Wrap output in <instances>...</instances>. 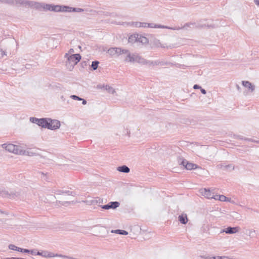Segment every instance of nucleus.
Here are the masks:
<instances>
[{
	"label": "nucleus",
	"mask_w": 259,
	"mask_h": 259,
	"mask_svg": "<svg viewBox=\"0 0 259 259\" xmlns=\"http://www.w3.org/2000/svg\"><path fill=\"white\" fill-rule=\"evenodd\" d=\"M25 7L35 8L36 10L54 12H66L67 6L49 4L34 1L25 0Z\"/></svg>",
	"instance_id": "1"
},
{
	"label": "nucleus",
	"mask_w": 259,
	"mask_h": 259,
	"mask_svg": "<svg viewBox=\"0 0 259 259\" xmlns=\"http://www.w3.org/2000/svg\"><path fill=\"white\" fill-rule=\"evenodd\" d=\"M131 25L136 27H149V28H164L168 29L170 30H175L176 28H171L169 26L162 25L161 24H154L153 23H145V22H132Z\"/></svg>",
	"instance_id": "2"
},
{
	"label": "nucleus",
	"mask_w": 259,
	"mask_h": 259,
	"mask_svg": "<svg viewBox=\"0 0 259 259\" xmlns=\"http://www.w3.org/2000/svg\"><path fill=\"white\" fill-rule=\"evenodd\" d=\"M178 162L180 165L183 166L187 170H193L197 168H201L198 165L190 162L185 159L184 157H179L178 159Z\"/></svg>",
	"instance_id": "3"
},
{
	"label": "nucleus",
	"mask_w": 259,
	"mask_h": 259,
	"mask_svg": "<svg viewBox=\"0 0 259 259\" xmlns=\"http://www.w3.org/2000/svg\"><path fill=\"white\" fill-rule=\"evenodd\" d=\"M29 120L31 122L35 123L42 128H47V127H50L48 121H49V118H37L35 117H31L29 118Z\"/></svg>",
	"instance_id": "4"
},
{
	"label": "nucleus",
	"mask_w": 259,
	"mask_h": 259,
	"mask_svg": "<svg viewBox=\"0 0 259 259\" xmlns=\"http://www.w3.org/2000/svg\"><path fill=\"white\" fill-rule=\"evenodd\" d=\"M19 193L16 191L9 192L4 188H0V196L4 198L15 199L19 196Z\"/></svg>",
	"instance_id": "5"
},
{
	"label": "nucleus",
	"mask_w": 259,
	"mask_h": 259,
	"mask_svg": "<svg viewBox=\"0 0 259 259\" xmlns=\"http://www.w3.org/2000/svg\"><path fill=\"white\" fill-rule=\"evenodd\" d=\"M207 19H201L197 22H195V28H204L207 27L208 28H215L219 27V25L214 24H206L204 22L206 21Z\"/></svg>",
	"instance_id": "6"
},
{
	"label": "nucleus",
	"mask_w": 259,
	"mask_h": 259,
	"mask_svg": "<svg viewBox=\"0 0 259 259\" xmlns=\"http://www.w3.org/2000/svg\"><path fill=\"white\" fill-rule=\"evenodd\" d=\"M64 57L67 58V60L70 61L73 65H76L81 59L80 54L78 53L70 55L68 53H66Z\"/></svg>",
	"instance_id": "7"
},
{
	"label": "nucleus",
	"mask_w": 259,
	"mask_h": 259,
	"mask_svg": "<svg viewBox=\"0 0 259 259\" xmlns=\"http://www.w3.org/2000/svg\"><path fill=\"white\" fill-rule=\"evenodd\" d=\"M0 3L9 5L23 6L25 7V0H0Z\"/></svg>",
	"instance_id": "8"
},
{
	"label": "nucleus",
	"mask_w": 259,
	"mask_h": 259,
	"mask_svg": "<svg viewBox=\"0 0 259 259\" xmlns=\"http://www.w3.org/2000/svg\"><path fill=\"white\" fill-rule=\"evenodd\" d=\"M50 127H47V128L51 130H56L60 128V122L57 119H52L49 118L48 121Z\"/></svg>",
	"instance_id": "9"
},
{
	"label": "nucleus",
	"mask_w": 259,
	"mask_h": 259,
	"mask_svg": "<svg viewBox=\"0 0 259 259\" xmlns=\"http://www.w3.org/2000/svg\"><path fill=\"white\" fill-rule=\"evenodd\" d=\"M120 203L118 201H111L105 205H99L101 208L105 210H108L110 209H115L118 207Z\"/></svg>",
	"instance_id": "10"
},
{
	"label": "nucleus",
	"mask_w": 259,
	"mask_h": 259,
	"mask_svg": "<svg viewBox=\"0 0 259 259\" xmlns=\"http://www.w3.org/2000/svg\"><path fill=\"white\" fill-rule=\"evenodd\" d=\"M240 230L239 227H228L227 228L223 229L221 232H225L228 234H232L238 232Z\"/></svg>",
	"instance_id": "11"
},
{
	"label": "nucleus",
	"mask_w": 259,
	"mask_h": 259,
	"mask_svg": "<svg viewBox=\"0 0 259 259\" xmlns=\"http://www.w3.org/2000/svg\"><path fill=\"white\" fill-rule=\"evenodd\" d=\"M37 253L38 254V255H40L44 257H55V256H61V254H55L53 253H52L51 252H49L46 250H44L41 252L38 251L37 252Z\"/></svg>",
	"instance_id": "12"
},
{
	"label": "nucleus",
	"mask_w": 259,
	"mask_h": 259,
	"mask_svg": "<svg viewBox=\"0 0 259 259\" xmlns=\"http://www.w3.org/2000/svg\"><path fill=\"white\" fill-rule=\"evenodd\" d=\"M85 203L88 205H96L103 204L104 203L103 199L99 197L94 198V199L90 200H86Z\"/></svg>",
	"instance_id": "13"
},
{
	"label": "nucleus",
	"mask_w": 259,
	"mask_h": 259,
	"mask_svg": "<svg viewBox=\"0 0 259 259\" xmlns=\"http://www.w3.org/2000/svg\"><path fill=\"white\" fill-rule=\"evenodd\" d=\"M242 84L244 87L247 88L248 90L250 91L251 92H253L255 90L254 85H253L249 81H242Z\"/></svg>",
	"instance_id": "14"
},
{
	"label": "nucleus",
	"mask_w": 259,
	"mask_h": 259,
	"mask_svg": "<svg viewBox=\"0 0 259 259\" xmlns=\"http://www.w3.org/2000/svg\"><path fill=\"white\" fill-rule=\"evenodd\" d=\"M135 62H137L139 64L147 65L148 64V60L145 59L144 58L141 57L139 55L136 54L135 57Z\"/></svg>",
	"instance_id": "15"
},
{
	"label": "nucleus",
	"mask_w": 259,
	"mask_h": 259,
	"mask_svg": "<svg viewBox=\"0 0 259 259\" xmlns=\"http://www.w3.org/2000/svg\"><path fill=\"white\" fill-rule=\"evenodd\" d=\"M126 54L127 55L125 57V61L134 63L136 54H131L129 51Z\"/></svg>",
	"instance_id": "16"
},
{
	"label": "nucleus",
	"mask_w": 259,
	"mask_h": 259,
	"mask_svg": "<svg viewBox=\"0 0 259 259\" xmlns=\"http://www.w3.org/2000/svg\"><path fill=\"white\" fill-rule=\"evenodd\" d=\"M201 194L202 195L205 196L207 198H211L213 197L211 192H210L209 189L208 188H204L202 190Z\"/></svg>",
	"instance_id": "17"
},
{
	"label": "nucleus",
	"mask_w": 259,
	"mask_h": 259,
	"mask_svg": "<svg viewBox=\"0 0 259 259\" xmlns=\"http://www.w3.org/2000/svg\"><path fill=\"white\" fill-rule=\"evenodd\" d=\"M84 11L83 9L79 8H74L67 6L66 12H81Z\"/></svg>",
	"instance_id": "18"
},
{
	"label": "nucleus",
	"mask_w": 259,
	"mask_h": 259,
	"mask_svg": "<svg viewBox=\"0 0 259 259\" xmlns=\"http://www.w3.org/2000/svg\"><path fill=\"white\" fill-rule=\"evenodd\" d=\"M179 221L182 224L185 225L188 222V218L186 214H181L178 217Z\"/></svg>",
	"instance_id": "19"
},
{
	"label": "nucleus",
	"mask_w": 259,
	"mask_h": 259,
	"mask_svg": "<svg viewBox=\"0 0 259 259\" xmlns=\"http://www.w3.org/2000/svg\"><path fill=\"white\" fill-rule=\"evenodd\" d=\"M117 170L119 172L128 173L130 171V168L125 165H122L117 167Z\"/></svg>",
	"instance_id": "20"
},
{
	"label": "nucleus",
	"mask_w": 259,
	"mask_h": 259,
	"mask_svg": "<svg viewBox=\"0 0 259 259\" xmlns=\"http://www.w3.org/2000/svg\"><path fill=\"white\" fill-rule=\"evenodd\" d=\"M170 27L172 28L171 27ZM188 27L193 28H195V23H187L183 26H182L181 27H175L174 28H177L176 30H180L181 29H187Z\"/></svg>",
	"instance_id": "21"
},
{
	"label": "nucleus",
	"mask_w": 259,
	"mask_h": 259,
	"mask_svg": "<svg viewBox=\"0 0 259 259\" xmlns=\"http://www.w3.org/2000/svg\"><path fill=\"white\" fill-rule=\"evenodd\" d=\"M15 148L13 153L17 154H20L22 155V154H25V150H23L21 146L18 145H16Z\"/></svg>",
	"instance_id": "22"
},
{
	"label": "nucleus",
	"mask_w": 259,
	"mask_h": 259,
	"mask_svg": "<svg viewBox=\"0 0 259 259\" xmlns=\"http://www.w3.org/2000/svg\"><path fill=\"white\" fill-rule=\"evenodd\" d=\"M115 50L116 51V52H115V55H117V56H119L121 54L127 53L128 52V50L122 49L120 48L116 47H115Z\"/></svg>",
	"instance_id": "23"
},
{
	"label": "nucleus",
	"mask_w": 259,
	"mask_h": 259,
	"mask_svg": "<svg viewBox=\"0 0 259 259\" xmlns=\"http://www.w3.org/2000/svg\"><path fill=\"white\" fill-rule=\"evenodd\" d=\"M111 232L112 233H115L117 234L122 235H127L128 234L127 231L124 230H120V229L112 230L111 231Z\"/></svg>",
	"instance_id": "24"
},
{
	"label": "nucleus",
	"mask_w": 259,
	"mask_h": 259,
	"mask_svg": "<svg viewBox=\"0 0 259 259\" xmlns=\"http://www.w3.org/2000/svg\"><path fill=\"white\" fill-rule=\"evenodd\" d=\"M137 38H138V34H134L128 37V41L129 42L134 43L137 42Z\"/></svg>",
	"instance_id": "25"
},
{
	"label": "nucleus",
	"mask_w": 259,
	"mask_h": 259,
	"mask_svg": "<svg viewBox=\"0 0 259 259\" xmlns=\"http://www.w3.org/2000/svg\"><path fill=\"white\" fill-rule=\"evenodd\" d=\"M137 39V42H141L142 44H145L148 42V40L146 37L141 35L138 34V38Z\"/></svg>",
	"instance_id": "26"
},
{
	"label": "nucleus",
	"mask_w": 259,
	"mask_h": 259,
	"mask_svg": "<svg viewBox=\"0 0 259 259\" xmlns=\"http://www.w3.org/2000/svg\"><path fill=\"white\" fill-rule=\"evenodd\" d=\"M221 168L224 170H232L234 169V166L233 164L223 165L221 164Z\"/></svg>",
	"instance_id": "27"
},
{
	"label": "nucleus",
	"mask_w": 259,
	"mask_h": 259,
	"mask_svg": "<svg viewBox=\"0 0 259 259\" xmlns=\"http://www.w3.org/2000/svg\"><path fill=\"white\" fill-rule=\"evenodd\" d=\"M99 64V62L97 60L92 61L90 69L91 70H96L98 68Z\"/></svg>",
	"instance_id": "28"
},
{
	"label": "nucleus",
	"mask_w": 259,
	"mask_h": 259,
	"mask_svg": "<svg viewBox=\"0 0 259 259\" xmlns=\"http://www.w3.org/2000/svg\"><path fill=\"white\" fill-rule=\"evenodd\" d=\"M15 146H16V145H14L13 144H11V143L7 144V147L6 150L9 152L13 153L15 148H16Z\"/></svg>",
	"instance_id": "29"
},
{
	"label": "nucleus",
	"mask_w": 259,
	"mask_h": 259,
	"mask_svg": "<svg viewBox=\"0 0 259 259\" xmlns=\"http://www.w3.org/2000/svg\"><path fill=\"white\" fill-rule=\"evenodd\" d=\"M219 200L221 201H226V202H230L231 200V198L227 197L226 196L221 195V196H219Z\"/></svg>",
	"instance_id": "30"
},
{
	"label": "nucleus",
	"mask_w": 259,
	"mask_h": 259,
	"mask_svg": "<svg viewBox=\"0 0 259 259\" xmlns=\"http://www.w3.org/2000/svg\"><path fill=\"white\" fill-rule=\"evenodd\" d=\"M75 65L72 64L70 61L67 60L66 62V66L70 71L73 69Z\"/></svg>",
	"instance_id": "31"
},
{
	"label": "nucleus",
	"mask_w": 259,
	"mask_h": 259,
	"mask_svg": "<svg viewBox=\"0 0 259 259\" xmlns=\"http://www.w3.org/2000/svg\"><path fill=\"white\" fill-rule=\"evenodd\" d=\"M105 89L107 90L109 93H111L112 94L115 92L114 89L112 87L109 85H106Z\"/></svg>",
	"instance_id": "32"
},
{
	"label": "nucleus",
	"mask_w": 259,
	"mask_h": 259,
	"mask_svg": "<svg viewBox=\"0 0 259 259\" xmlns=\"http://www.w3.org/2000/svg\"><path fill=\"white\" fill-rule=\"evenodd\" d=\"M115 52H116L115 50V48H111L108 50V53L112 56L115 55Z\"/></svg>",
	"instance_id": "33"
},
{
	"label": "nucleus",
	"mask_w": 259,
	"mask_h": 259,
	"mask_svg": "<svg viewBox=\"0 0 259 259\" xmlns=\"http://www.w3.org/2000/svg\"><path fill=\"white\" fill-rule=\"evenodd\" d=\"M148 62H149V63H148V65L155 66V65H159L160 63V61H151L148 60Z\"/></svg>",
	"instance_id": "34"
},
{
	"label": "nucleus",
	"mask_w": 259,
	"mask_h": 259,
	"mask_svg": "<svg viewBox=\"0 0 259 259\" xmlns=\"http://www.w3.org/2000/svg\"><path fill=\"white\" fill-rule=\"evenodd\" d=\"M32 65L27 64L25 65H23L22 68H21V70L22 71L25 70V69H30L32 67Z\"/></svg>",
	"instance_id": "35"
},
{
	"label": "nucleus",
	"mask_w": 259,
	"mask_h": 259,
	"mask_svg": "<svg viewBox=\"0 0 259 259\" xmlns=\"http://www.w3.org/2000/svg\"><path fill=\"white\" fill-rule=\"evenodd\" d=\"M64 194H66L68 195L75 196L76 195L74 191H64Z\"/></svg>",
	"instance_id": "36"
},
{
	"label": "nucleus",
	"mask_w": 259,
	"mask_h": 259,
	"mask_svg": "<svg viewBox=\"0 0 259 259\" xmlns=\"http://www.w3.org/2000/svg\"><path fill=\"white\" fill-rule=\"evenodd\" d=\"M70 98L74 100L81 101V100H82V98L74 95H71Z\"/></svg>",
	"instance_id": "37"
},
{
	"label": "nucleus",
	"mask_w": 259,
	"mask_h": 259,
	"mask_svg": "<svg viewBox=\"0 0 259 259\" xmlns=\"http://www.w3.org/2000/svg\"><path fill=\"white\" fill-rule=\"evenodd\" d=\"M88 65V61H83L80 63V66L82 68H84Z\"/></svg>",
	"instance_id": "38"
},
{
	"label": "nucleus",
	"mask_w": 259,
	"mask_h": 259,
	"mask_svg": "<svg viewBox=\"0 0 259 259\" xmlns=\"http://www.w3.org/2000/svg\"><path fill=\"white\" fill-rule=\"evenodd\" d=\"M38 251L36 249H30L29 253L32 255H38V254L37 253V252H38Z\"/></svg>",
	"instance_id": "39"
},
{
	"label": "nucleus",
	"mask_w": 259,
	"mask_h": 259,
	"mask_svg": "<svg viewBox=\"0 0 259 259\" xmlns=\"http://www.w3.org/2000/svg\"><path fill=\"white\" fill-rule=\"evenodd\" d=\"M244 140L249 141V142H253V143H259V141H256V140H253L251 138H247L245 137V138L244 139Z\"/></svg>",
	"instance_id": "40"
},
{
	"label": "nucleus",
	"mask_w": 259,
	"mask_h": 259,
	"mask_svg": "<svg viewBox=\"0 0 259 259\" xmlns=\"http://www.w3.org/2000/svg\"><path fill=\"white\" fill-rule=\"evenodd\" d=\"M8 247H9V248L11 250H16V248L17 247V246L16 245H15L14 244H11L9 245Z\"/></svg>",
	"instance_id": "41"
},
{
	"label": "nucleus",
	"mask_w": 259,
	"mask_h": 259,
	"mask_svg": "<svg viewBox=\"0 0 259 259\" xmlns=\"http://www.w3.org/2000/svg\"><path fill=\"white\" fill-rule=\"evenodd\" d=\"M5 55H6V52L0 49V58H3Z\"/></svg>",
	"instance_id": "42"
},
{
	"label": "nucleus",
	"mask_w": 259,
	"mask_h": 259,
	"mask_svg": "<svg viewBox=\"0 0 259 259\" xmlns=\"http://www.w3.org/2000/svg\"><path fill=\"white\" fill-rule=\"evenodd\" d=\"M213 259H225L228 258L227 256H214L212 257Z\"/></svg>",
	"instance_id": "43"
},
{
	"label": "nucleus",
	"mask_w": 259,
	"mask_h": 259,
	"mask_svg": "<svg viewBox=\"0 0 259 259\" xmlns=\"http://www.w3.org/2000/svg\"><path fill=\"white\" fill-rule=\"evenodd\" d=\"M25 154H22V155H29V156H33L34 155V153L32 152H29V151L25 150Z\"/></svg>",
	"instance_id": "44"
},
{
	"label": "nucleus",
	"mask_w": 259,
	"mask_h": 259,
	"mask_svg": "<svg viewBox=\"0 0 259 259\" xmlns=\"http://www.w3.org/2000/svg\"><path fill=\"white\" fill-rule=\"evenodd\" d=\"M235 137L236 139H240V140H244V139L245 138V137H244L241 135H236V136H235Z\"/></svg>",
	"instance_id": "45"
},
{
	"label": "nucleus",
	"mask_w": 259,
	"mask_h": 259,
	"mask_svg": "<svg viewBox=\"0 0 259 259\" xmlns=\"http://www.w3.org/2000/svg\"><path fill=\"white\" fill-rule=\"evenodd\" d=\"M29 250L30 249H29L23 248L22 252L24 253H29Z\"/></svg>",
	"instance_id": "46"
},
{
	"label": "nucleus",
	"mask_w": 259,
	"mask_h": 259,
	"mask_svg": "<svg viewBox=\"0 0 259 259\" xmlns=\"http://www.w3.org/2000/svg\"><path fill=\"white\" fill-rule=\"evenodd\" d=\"M201 88L199 84H195L193 86V89H200Z\"/></svg>",
	"instance_id": "47"
},
{
	"label": "nucleus",
	"mask_w": 259,
	"mask_h": 259,
	"mask_svg": "<svg viewBox=\"0 0 259 259\" xmlns=\"http://www.w3.org/2000/svg\"><path fill=\"white\" fill-rule=\"evenodd\" d=\"M200 90L201 93L202 94L205 95L206 94V91L205 89L202 88V87L200 89Z\"/></svg>",
	"instance_id": "48"
},
{
	"label": "nucleus",
	"mask_w": 259,
	"mask_h": 259,
	"mask_svg": "<svg viewBox=\"0 0 259 259\" xmlns=\"http://www.w3.org/2000/svg\"><path fill=\"white\" fill-rule=\"evenodd\" d=\"M169 64H170V63L169 62L161 61V62H160L159 64H160L161 65H168Z\"/></svg>",
	"instance_id": "49"
},
{
	"label": "nucleus",
	"mask_w": 259,
	"mask_h": 259,
	"mask_svg": "<svg viewBox=\"0 0 259 259\" xmlns=\"http://www.w3.org/2000/svg\"><path fill=\"white\" fill-rule=\"evenodd\" d=\"M57 194H64V191L61 190H58L56 191Z\"/></svg>",
	"instance_id": "50"
},
{
	"label": "nucleus",
	"mask_w": 259,
	"mask_h": 259,
	"mask_svg": "<svg viewBox=\"0 0 259 259\" xmlns=\"http://www.w3.org/2000/svg\"><path fill=\"white\" fill-rule=\"evenodd\" d=\"M16 249V251L22 252L23 248H21V247L17 246Z\"/></svg>",
	"instance_id": "51"
},
{
	"label": "nucleus",
	"mask_w": 259,
	"mask_h": 259,
	"mask_svg": "<svg viewBox=\"0 0 259 259\" xmlns=\"http://www.w3.org/2000/svg\"><path fill=\"white\" fill-rule=\"evenodd\" d=\"M219 196H221V195H212L213 197L212 198H213L215 200H219V199H218Z\"/></svg>",
	"instance_id": "52"
},
{
	"label": "nucleus",
	"mask_w": 259,
	"mask_h": 259,
	"mask_svg": "<svg viewBox=\"0 0 259 259\" xmlns=\"http://www.w3.org/2000/svg\"><path fill=\"white\" fill-rule=\"evenodd\" d=\"M81 101H82V105H84L87 104V102L84 99L82 98V100H81Z\"/></svg>",
	"instance_id": "53"
},
{
	"label": "nucleus",
	"mask_w": 259,
	"mask_h": 259,
	"mask_svg": "<svg viewBox=\"0 0 259 259\" xmlns=\"http://www.w3.org/2000/svg\"><path fill=\"white\" fill-rule=\"evenodd\" d=\"M2 147L6 150L7 147V144L5 143L2 145Z\"/></svg>",
	"instance_id": "54"
},
{
	"label": "nucleus",
	"mask_w": 259,
	"mask_h": 259,
	"mask_svg": "<svg viewBox=\"0 0 259 259\" xmlns=\"http://www.w3.org/2000/svg\"><path fill=\"white\" fill-rule=\"evenodd\" d=\"M236 88H237V90H238L239 92H241V87H239V85L236 84Z\"/></svg>",
	"instance_id": "55"
},
{
	"label": "nucleus",
	"mask_w": 259,
	"mask_h": 259,
	"mask_svg": "<svg viewBox=\"0 0 259 259\" xmlns=\"http://www.w3.org/2000/svg\"><path fill=\"white\" fill-rule=\"evenodd\" d=\"M254 2L257 6H259V0H254Z\"/></svg>",
	"instance_id": "56"
},
{
	"label": "nucleus",
	"mask_w": 259,
	"mask_h": 259,
	"mask_svg": "<svg viewBox=\"0 0 259 259\" xmlns=\"http://www.w3.org/2000/svg\"><path fill=\"white\" fill-rule=\"evenodd\" d=\"M0 213L8 214L7 213L5 212V211H4L1 209H0Z\"/></svg>",
	"instance_id": "57"
},
{
	"label": "nucleus",
	"mask_w": 259,
	"mask_h": 259,
	"mask_svg": "<svg viewBox=\"0 0 259 259\" xmlns=\"http://www.w3.org/2000/svg\"><path fill=\"white\" fill-rule=\"evenodd\" d=\"M74 52V50L73 49H70L69 50V53H73Z\"/></svg>",
	"instance_id": "58"
},
{
	"label": "nucleus",
	"mask_w": 259,
	"mask_h": 259,
	"mask_svg": "<svg viewBox=\"0 0 259 259\" xmlns=\"http://www.w3.org/2000/svg\"><path fill=\"white\" fill-rule=\"evenodd\" d=\"M1 259H14V257H5Z\"/></svg>",
	"instance_id": "59"
},
{
	"label": "nucleus",
	"mask_w": 259,
	"mask_h": 259,
	"mask_svg": "<svg viewBox=\"0 0 259 259\" xmlns=\"http://www.w3.org/2000/svg\"><path fill=\"white\" fill-rule=\"evenodd\" d=\"M41 174H42V175H43L44 176L47 177V176H46V175H45V174H44V172H41ZM45 179V180H46L47 181H48V178H47V177H46Z\"/></svg>",
	"instance_id": "60"
},
{
	"label": "nucleus",
	"mask_w": 259,
	"mask_h": 259,
	"mask_svg": "<svg viewBox=\"0 0 259 259\" xmlns=\"http://www.w3.org/2000/svg\"><path fill=\"white\" fill-rule=\"evenodd\" d=\"M98 226H101V225H95L94 227H98Z\"/></svg>",
	"instance_id": "61"
},
{
	"label": "nucleus",
	"mask_w": 259,
	"mask_h": 259,
	"mask_svg": "<svg viewBox=\"0 0 259 259\" xmlns=\"http://www.w3.org/2000/svg\"><path fill=\"white\" fill-rule=\"evenodd\" d=\"M81 46H78V48H79V49H81Z\"/></svg>",
	"instance_id": "62"
},
{
	"label": "nucleus",
	"mask_w": 259,
	"mask_h": 259,
	"mask_svg": "<svg viewBox=\"0 0 259 259\" xmlns=\"http://www.w3.org/2000/svg\"><path fill=\"white\" fill-rule=\"evenodd\" d=\"M98 88H101L100 85H98Z\"/></svg>",
	"instance_id": "63"
}]
</instances>
